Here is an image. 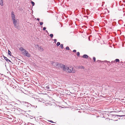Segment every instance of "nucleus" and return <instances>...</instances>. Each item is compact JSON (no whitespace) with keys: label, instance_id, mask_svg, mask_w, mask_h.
Returning <instances> with one entry per match:
<instances>
[{"label":"nucleus","instance_id":"39","mask_svg":"<svg viewBox=\"0 0 125 125\" xmlns=\"http://www.w3.org/2000/svg\"><path fill=\"white\" fill-rule=\"evenodd\" d=\"M2 61H3L4 62V63H5V66H6V62H5V61H4V59H2Z\"/></svg>","mask_w":125,"mask_h":125},{"label":"nucleus","instance_id":"32","mask_svg":"<svg viewBox=\"0 0 125 125\" xmlns=\"http://www.w3.org/2000/svg\"><path fill=\"white\" fill-rule=\"evenodd\" d=\"M43 49L41 47V46H40V51L41 50V51H43Z\"/></svg>","mask_w":125,"mask_h":125},{"label":"nucleus","instance_id":"3","mask_svg":"<svg viewBox=\"0 0 125 125\" xmlns=\"http://www.w3.org/2000/svg\"><path fill=\"white\" fill-rule=\"evenodd\" d=\"M22 53H23L24 55L25 56L28 57H31V55L26 50L24 52H22Z\"/></svg>","mask_w":125,"mask_h":125},{"label":"nucleus","instance_id":"2","mask_svg":"<svg viewBox=\"0 0 125 125\" xmlns=\"http://www.w3.org/2000/svg\"><path fill=\"white\" fill-rule=\"evenodd\" d=\"M62 68L64 71H66V70L69 69V67L63 64L60 63L59 67Z\"/></svg>","mask_w":125,"mask_h":125},{"label":"nucleus","instance_id":"26","mask_svg":"<svg viewBox=\"0 0 125 125\" xmlns=\"http://www.w3.org/2000/svg\"><path fill=\"white\" fill-rule=\"evenodd\" d=\"M60 42H57L56 43V45L57 46H58L60 45Z\"/></svg>","mask_w":125,"mask_h":125},{"label":"nucleus","instance_id":"50","mask_svg":"<svg viewBox=\"0 0 125 125\" xmlns=\"http://www.w3.org/2000/svg\"><path fill=\"white\" fill-rule=\"evenodd\" d=\"M3 58H4V59H5V58H6V57L4 56L3 55Z\"/></svg>","mask_w":125,"mask_h":125},{"label":"nucleus","instance_id":"14","mask_svg":"<svg viewBox=\"0 0 125 125\" xmlns=\"http://www.w3.org/2000/svg\"><path fill=\"white\" fill-rule=\"evenodd\" d=\"M10 86L11 87H12V88L13 89H15L16 87V86L12 85V84H10Z\"/></svg>","mask_w":125,"mask_h":125},{"label":"nucleus","instance_id":"48","mask_svg":"<svg viewBox=\"0 0 125 125\" xmlns=\"http://www.w3.org/2000/svg\"><path fill=\"white\" fill-rule=\"evenodd\" d=\"M37 29H38V31L39 30H38V28H39V25H38V26H37Z\"/></svg>","mask_w":125,"mask_h":125},{"label":"nucleus","instance_id":"40","mask_svg":"<svg viewBox=\"0 0 125 125\" xmlns=\"http://www.w3.org/2000/svg\"><path fill=\"white\" fill-rule=\"evenodd\" d=\"M4 79V78L2 77H0V81H2Z\"/></svg>","mask_w":125,"mask_h":125},{"label":"nucleus","instance_id":"60","mask_svg":"<svg viewBox=\"0 0 125 125\" xmlns=\"http://www.w3.org/2000/svg\"><path fill=\"white\" fill-rule=\"evenodd\" d=\"M42 26H41V28H42Z\"/></svg>","mask_w":125,"mask_h":125},{"label":"nucleus","instance_id":"58","mask_svg":"<svg viewBox=\"0 0 125 125\" xmlns=\"http://www.w3.org/2000/svg\"><path fill=\"white\" fill-rule=\"evenodd\" d=\"M43 94V93H40L39 94H40V95H41V94Z\"/></svg>","mask_w":125,"mask_h":125},{"label":"nucleus","instance_id":"34","mask_svg":"<svg viewBox=\"0 0 125 125\" xmlns=\"http://www.w3.org/2000/svg\"><path fill=\"white\" fill-rule=\"evenodd\" d=\"M43 23L42 22H40V25H42L43 24Z\"/></svg>","mask_w":125,"mask_h":125},{"label":"nucleus","instance_id":"49","mask_svg":"<svg viewBox=\"0 0 125 125\" xmlns=\"http://www.w3.org/2000/svg\"><path fill=\"white\" fill-rule=\"evenodd\" d=\"M88 59H89L90 60H91V59H91V58H90V57H88Z\"/></svg>","mask_w":125,"mask_h":125},{"label":"nucleus","instance_id":"4","mask_svg":"<svg viewBox=\"0 0 125 125\" xmlns=\"http://www.w3.org/2000/svg\"><path fill=\"white\" fill-rule=\"evenodd\" d=\"M108 116H110V117H113L114 118L116 116L117 117H123L124 116H125V115H113L112 114H109V115H108Z\"/></svg>","mask_w":125,"mask_h":125},{"label":"nucleus","instance_id":"64","mask_svg":"<svg viewBox=\"0 0 125 125\" xmlns=\"http://www.w3.org/2000/svg\"><path fill=\"white\" fill-rule=\"evenodd\" d=\"M31 117H30V118H31Z\"/></svg>","mask_w":125,"mask_h":125},{"label":"nucleus","instance_id":"37","mask_svg":"<svg viewBox=\"0 0 125 125\" xmlns=\"http://www.w3.org/2000/svg\"><path fill=\"white\" fill-rule=\"evenodd\" d=\"M113 25L115 26L116 25V23L115 22H113Z\"/></svg>","mask_w":125,"mask_h":125},{"label":"nucleus","instance_id":"29","mask_svg":"<svg viewBox=\"0 0 125 125\" xmlns=\"http://www.w3.org/2000/svg\"><path fill=\"white\" fill-rule=\"evenodd\" d=\"M77 55L78 57H80V53L79 52H77Z\"/></svg>","mask_w":125,"mask_h":125},{"label":"nucleus","instance_id":"18","mask_svg":"<svg viewBox=\"0 0 125 125\" xmlns=\"http://www.w3.org/2000/svg\"><path fill=\"white\" fill-rule=\"evenodd\" d=\"M17 110H18L19 112L20 111L21 112H23L22 111H23V110L19 108H17Z\"/></svg>","mask_w":125,"mask_h":125},{"label":"nucleus","instance_id":"15","mask_svg":"<svg viewBox=\"0 0 125 125\" xmlns=\"http://www.w3.org/2000/svg\"><path fill=\"white\" fill-rule=\"evenodd\" d=\"M3 0H0V5L2 6L3 5Z\"/></svg>","mask_w":125,"mask_h":125},{"label":"nucleus","instance_id":"44","mask_svg":"<svg viewBox=\"0 0 125 125\" xmlns=\"http://www.w3.org/2000/svg\"><path fill=\"white\" fill-rule=\"evenodd\" d=\"M45 31L46 32L47 34H49V33H48V31L47 30H45Z\"/></svg>","mask_w":125,"mask_h":125},{"label":"nucleus","instance_id":"57","mask_svg":"<svg viewBox=\"0 0 125 125\" xmlns=\"http://www.w3.org/2000/svg\"><path fill=\"white\" fill-rule=\"evenodd\" d=\"M12 64H14V63H13L12 62V63H11Z\"/></svg>","mask_w":125,"mask_h":125},{"label":"nucleus","instance_id":"61","mask_svg":"<svg viewBox=\"0 0 125 125\" xmlns=\"http://www.w3.org/2000/svg\"><path fill=\"white\" fill-rule=\"evenodd\" d=\"M49 5H48V8H49Z\"/></svg>","mask_w":125,"mask_h":125},{"label":"nucleus","instance_id":"56","mask_svg":"<svg viewBox=\"0 0 125 125\" xmlns=\"http://www.w3.org/2000/svg\"><path fill=\"white\" fill-rule=\"evenodd\" d=\"M122 26L125 27V24H124L123 26Z\"/></svg>","mask_w":125,"mask_h":125},{"label":"nucleus","instance_id":"45","mask_svg":"<svg viewBox=\"0 0 125 125\" xmlns=\"http://www.w3.org/2000/svg\"><path fill=\"white\" fill-rule=\"evenodd\" d=\"M73 51L74 52H76V50H74Z\"/></svg>","mask_w":125,"mask_h":125},{"label":"nucleus","instance_id":"6","mask_svg":"<svg viewBox=\"0 0 125 125\" xmlns=\"http://www.w3.org/2000/svg\"><path fill=\"white\" fill-rule=\"evenodd\" d=\"M24 104H23V105H24L25 106H26L27 107H28L30 105L31 106H32L33 107H35V106H34L31 105V104L30 103H28L27 102H25V103H24Z\"/></svg>","mask_w":125,"mask_h":125},{"label":"nucleus","instance_id":"21","mask_svg":"<svg viewBox=\"0 0 125 125\" xmlns=\"http://www.w3.org/2000/svg\"><path fill=\"white\" fill-rule=\"evenodd\" d=\"M41 118H40V125H43L42 123V121L41 120Z\"/></svg>","mask_w":125,"mask_h":125},{"label":"nucleus","instance_id":"16","mask_svg":"<svg viewBox=\"0 0 125 125\" xmlns=\"http://www.w3.org/2000/svg\"><path fill=\"white\" fill-rule=\"evenodd\" d=\"M8 54L10 56H11L12 55L11 54V53L10 51L9 50H8Z\"/></svg>","mask_w":125,"mask_h":125},{"label":"nucleus","instance_id":"1","mask_svg":"<svg viewBox=\"0 0 125 125\" xmlns=\"http://www.w3.org/2000/svg\"><path fill=\"white\" fill-rule=\"evenodd\" d=\"M11 17L13 23L15 27L17 29H18L19 25H17V24L18 23L17 21H18V20L16 19L14 12L13 11L11 13Z\"/></svg>","mask_w":125,"mask_h":125},{"label":"nucleus","instance_id":"19","mask_svg":"<svg viewBox=\"0 0 125 125\" xmlns=\"http://www.w3.org/2000/svg\"><path fill=\"white\" fill-rule=\"evenodd\" d=\"M115 62H119L120 60L119 59H116L114 61Z\"/></svg>","mask_w":125,"mask_h":125},{"label":"nucleus","instance_id":"33","mask_svg":"<svg viewBox=\"0 0 125 125\" xmlns=\"http://www.w3.org/2000/svg\"><path fill=\"white\" fill-rule=\"evenodd\" d=\"M55 63H56L55 65H56V66H58V67H59V66L60 63H58V62H56Z\"/></svg>","mask_w":125,"mask_h":125},{"label":"nucleus","instance_id":"51","mask_svg":"<svg viewBox=\"0 0 125 125\" xmlns=\"http://www.w3.org/2000/svg\"><path fill=\"white\" fill-rule=\"evenodd\" d=\"M37 20H38V21H39V18H37Z\"/></svg>","mask_w":125,"mask_h":125},{"label":"nucleus","instance_id":"27","mask_svg":"<svg viewBox=\"0 0 125 125\" xmlns=\"http://www.w3.org/2000/svg\"><path fill=\"white\" fill-rule=\"evenodd\" d=\"M103 61H101L98 60L96 62L99 63H103Z\"/></svg>","mask_w":125,"mask_h":125},{"label":"nucleus","instance_id":"38","mask_svg":"<svg viewBox=\"0 0 125 125\" xmlns=\"http://www.w3.org/2000/svg\"><path fill=\"white\" fill-rule=\"evenodd\" d=\"M36 98H35V97H34V98L35 99H37L38 100H39V97L38 96H36Z\"/></svg>","mask_w":125,"mask_h":125},{"label":"nucleus","instance_id":"12","mask_svg":"<svg viewBox=\"0 0 125 125\" xmlns=\"http://www.w3.org/2000/svg\"><path fill=\"white\" fill-rule=\"evenodd\" d=\"M19 50L21 52H24V51L26 50L25 49H24L22 47H21L20 48H19Z\"/></svg>","mask_w":125,"mask_h":125},{"label":"nucleus","instance_id":"24","mask_svg":"<svg viewBox=\"0 0 125 125\" xmlns=\"http://www.w3.org/2000/svg\"><path fill=\"white\" fill-rule=\"evenodd\" d=\"M93 59L94 61V62H96V58L95 57H93Z\"/></svg>","mask_w":125,"mask_h":125},{"label":"nucleus","instance_id":"63","mask_svg":"<svg viewBox=\"0 0 125 125\" xmlns=\"http://www.w3.org/2000/svg\"><path fill=\"white\" fill-rule=\"evenodd\" d=\"M120 119V118H118V119Z\"/></svg>","mask_w":125,"mask_h":125},{"label":"nucleus","instance_id":"7","mask_svg":"<svg viewBox=\"0 0 125 125\" xmlns=\"http://www.w3.org/2000/svg\"><path fill=\"white\" fill-rule=\"evenodd\" d=\"M45 89V85L44 84H41L40 83V89L43 90V89Z\"/></svg>","mask_w":125,"mask_h":125},{"label":"nucleus","instance_id":"55","mask_svg":"<svg viewBox=\"0 0 125 125\" xmlns=\"http://www.w3.org/2000/svg\"><path fill=\"white\" fill-rule=\"evenodd\" d=\"M118 120H114V121H117Z\"/></svg>","mask_w":125,"mask_h":125},{"label":"nucleus","instance_id":"5","mask_svg":"<svg viewBox=\"0 0 125 125\" xmlns=\"http://www.w3.org/2000/svg\"><path fill=\"white\" fill-rule=\"evenodd\" d=\"M66 72H67L68 73H75V71L73 67L72 68V70L70 69L69 67V69L66 70Z\"/></svg>","mask_w":125,"mask_h":125},{"label":"nucleus","instance_id":"36","mask_svg":"<svg viewBox=\"0 0 125 125\" xmlns=\"http://www.w3.org/2000/svg\"><path fill=\"white\" fill-rule=\"evenodd\" d=\"M42 29H43V31H45L46 30V27H44L43 28H42Z\"/></svg>","mask_w":125,"mask_h":125},{"label":"nucleus","instance_id":"62","mask_svg":"<svg viewBox=\"0 0 125 125\" xmlns=\"http://www.w3.org/2000/svg\"><path fill=\"white\" fill-rule=\"evenodd\" d=\"M124 63L125 64V61L124 62Z\"/></svg>","mask_w":125,"mask_h":125},{"label":"nucleus","instance_id":"10","mask_svg":"<svg viewBox=\"0 0 125 125\" xmlns=\"http://www.w3.org/2000/svg\"><path fill=\"white\" fill-rule=\"evenodd\" d=\"M104 63H107V64L109 65H111V63L109 61H107L106 60H105L103 61V63H104Z\"/></svg>","mask_w":125,"mask_h":125},{"label":"nucleus","instance_id":"47","mask_svg":"<svg viewBox=\"0 0 125 125\" xmlns=\"http://www.w3.org/2000/svg\"><path fill=\"white\" fill-rule=\"evenodd\" d=\"M36 88L37 89H38V90H39V87L37 85L36 87Z\"/></svg>","mask_w":125,"mask_h":125},{"label":"nucleus","instance_id":"52","mask_svg":"<svg viewBox=\"0 0 125 125\" xmlns=\"http://www.w3.org/2000/svg\"><path fill=\"white\" fill-rule=\"evenodd\" d=\"M8 62H10V63H12V62L10 60H9V61H8Z\"/></svg>","mask_w":125,"mask_h":125},{"label":"nucleus","instance_id":"9","mask_svg":"<svg viewBox=\"0 0 125 125\" xmlns=\"http://www.w3.org/2000/svg\"><path fill=\"white\" fill-rule=\"evenodd\" d=\"M118 23L120 25H122L123 23V21L121 20H119L118 21Z\"/></svg>","mask_w":125,"mask_h":125},{"label":"nucleus","instance_id":"22","mask_svg":"<svg viewBox=\"0 0 125 125\" xmlns=\"http://www.w3.org/2000/svg\"><path fill=\"white\" fill-rule=\"evenodd\" d=\"M49 36H50L51 38L52 39L53 36V34H51L49 35Z\"/></svg>","mask_w":125,"mask_h":125},{"label":"nucleus","instance_id":"54","mask_svg":"<svg viewBox=\"0 0 125 125\" xmlns=\"http://www.w3.org/2000/svg\"><path fill=\"white\" fill-rule=\"evenodd\" d=\"M54 63V62H52V64L53 65V64Z\"/></svg>","mask_w":125,"mask_h":125},{"label":"nucleus","instance_id":"30","mask_svg":"<svg viewBox=\"0 0 125 125\" xmlns=\"http://www.w3.org/2000/svg\"><path fill=\"white\" fill-rule=\"evenodd\" d=\"M31 3L32 4V6H33L35 5V3L34 2L31 1Z\"/></svg>","mask_w":125,"mask_h":125},{"label":"nucleus","instance_id":"59","mask_svg":"<svg viewBox=\"0 0 125 125\" xmlns=\"http://www.w3.org/2000/svg\"><path fill=\"white\" fill-rule=\"evenodd\" d=\"M125 16V13H124V16Z\"/></svg>","mask_w":125,"mask_h":125},{"label":"nucleus","instance_id":"25","mask_svg":"<svg viewBox=\"0 0 125 125\" xmlns=\"http://www.w3.org/2000/svg\"><path fill=\"white\" fill-rule=\"evenodd\" d=\"M60 47L62 49H63V44H61L60 45Z\"/></svg>","mask_w":125,"mask_h":125},{"label":"nucleus","instance_id":"41","mask_svg":"<svg viewBox=\"0 0 125 125\" xmlns=\"http://www.w3.org/2000/svg\"><path fill=\"white\" fill-rule=\"evenodd\" d=\"M54 40V43H55L57 41V40L56 39H55L54 40Z\"/></svg>","mask_w":125,"mask_h":125},{"label":"nucleus","instance_id":"23","mask_svg":"<svg viewBox=\"0 0 125 125\" xmlns=\"http://www.w3.org/2000/svg\"><path fill=\"white\" fill-rule=\"evenodd\" d=\"M45 88H46V89H50V87H49V85H48L47 86H46Z\"/></svg>","mask_w":125,"mask_h":125},{"label":"nucleus","instance_id":"42","mask_svg":"<svg viewBox=\"0 0 125 125\" xmlns=\"http://www.w3.org/2000/svg\"><path fill=\"white\" fill-rule=\"evenodd\" d=\"M48 121L49 122H50L52 123H54V122H53V121H52V120H48Z\"/></svg>","mask_w":125,"mask_h":125},{"label":"nucleus","instance_id":"53","mask_svg":"<svg viewBox=\"0 0 125 125\" xmlns=\"http://www.w3.org/2000/svg\"><path fill=\"white\" fill-rule=\"evenodd\" d=\"M94 94L95 95H97V94L96 93H95Z\"/></svg>","mask_w":125,"mask_h":125},{"label":"nucleus","instance_id":"13","mask_svg":"<svg viewBox=\"0 0 125 125\" xmlns=\"http://www.w3.org/2000/svg\"><path fill=\"white\" fill-rule=\"evenodd\" d=\"M34 84L36 86V85H39V81H38V82L37 81H35L34 82Z\"/></svg>","mask_w":125,"mask_h":125},{"label":"nucleus","instance_id":"17","mask_svg":"<svg viewBox=\"0 0 125 125\" xmlns=\"http://www.w3.org/2000/svg\"><path fill=\"white\" fill-rule=\"evenodd\" d=\"M78 68L79 69H84V67L82 66H79L78 67Z\"/></svg>","mask_w":125,"mask_h":125},{"label":"nucleus","instance_id":"20","mask_svg":"<svg viewBox=\"0 0 125 125\" xmlns=\"http://www.w3.org/2000/svg\"><path fill=\"white\" fill-rule=\"evenodd\" d=\"M35 47L36 48H38V50H39V46L38 44L35 45Z\"/></svg>","mask_w":125,"mask_h":125},{"label":"nucleus","instance_id":"11","mask_svg":"<svg viewBox=\"0 0 125 125\" xmlns=\"http://www.w3.org/2000/svg\"><path fill=\"white\" fill-rule=\"evenodd\" d=\"M83 58L84 59H87L89 57V56L86 54H84L83 56Z\"/></svg>","mask_w":125,"mask_h":125},{"label":"nucleus","instance_id":"35","mask_svg":"<svg viewBox=\"0 0 125 125\" xmlns=\"http://www.w3.org/2000/svg\"><path fill=\"white\" fill-rule=\"evenodd\" d=\"M25 102H24L23 101H21L20 102L21 104H22L23 105V104H24V103H25Z\"/></svg>","mask_w":125,"mask_h":125},{"label":"nucleus","instance_id":"8","mask_svg":"<svg viewBox=\"0 0 125 125\" xmlns=\"http://www.w3.org/2000/svg\"><path fill=\"white\" fill-rule=\"evenodd\" d=\"M44 101V99L42 98H40V102H41V104L43 105H45L46 104L45 103L43 102L42 101Z\"/></svg>","mask_w":125,"mask_h":125},{"label":"nucleus","instance_id":"43","mask_svg":"<svg viewBox=\"0 0 125 125\" xmlns=\"http://www.w3.org/2000/svg\"><path fill=\"white\" fill-rule=\"evenodd\" d=\"M110 63H111V64H113L114 63H115V62L114 61H112Z\"/></svg>","mask_w":125,"mask_h":125},{"label":"nucleus","instance_id":"28","mask_svg":"<svg viewBox=\"0 0 125 125\" xmlns=\"http://www.w3.org/2000/svg\"><path fill=\"white\" fill-rule=\"evenodd\" d=\"M65 49H66V50H71L69 48V47L68 46H67L65 48Z\"/></svg>","mask_w":125,"mask_h":125},{"label":"nucleus","instance_id":"31","mask_svg":"<svg viewBox=\"0 0 125 125\" xmlns=\"http://www.w3.org/2000/svg\"><path fill=\"white\" fill-rule=\"evenodd\" d=\"M4 60H6L7 62H8V61H9V60L8 59L7 57L5 58Z\"/></svg>","mask_w":125,"mask_h":125},{"label":"nucleus","instance_id":"46","mask_svg":"<svg viewBox=\"0 0 125 125\" xmlns=\"http://www.w3.org/2000/svg\"><path fill=\"white\" fill-rule=\"evenodd\" d=\"M13 68H14V67H17L16 66L15 64H14V65H13Z\"/></svg>","mask_w":125,"mask_h":125}]
</instances>
